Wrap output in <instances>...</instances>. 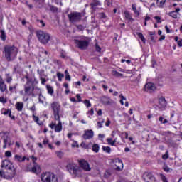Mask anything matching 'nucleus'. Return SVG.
Returning <instances> with one entry per match:
<instances>
[{"mask_svg":"<svg viewBox=\"0 0 182 182\" xmlns=\"http://www.w3.org/2000/svg\"><path fill=\"white\" fill-rule=\"evenodd\" d=\"M119 97H120V101H119V103L122 105V106H123L124 105V100H126V97L123 96V94H121L119 95Z\"/></svg>","mask_w":182,"mask_h":182,"instance_id":"nucleus-34","label":"nucleus"},{"mask_svg":"<svg viewBox=\"0 0 182 182\" xmlns=\"http://www.w3.org/2000/svg\"><path fill=\"white\" fill-rule=\"evenodd\" d=\"M40 182H58V176L52 172H43L40 176Z\"/></svg>","mask_w":182,"mask_h":182,"instance_id":"nucleus-4","label":"nucleus"},{"mask_svg":"<svg viewBox=\"0 0 182 182\" xmlns=\"http://www.w3.org/2000/svg\"><path fill=\"white\" fill-rule=\"evenodd\" d=\"M103 123H105V121L101 122H97V129H102L103 127Z\"/></svg>","mask_w":182,"mask_h":182,"instance_id":"nucleus-46","label":"nucleus"},{"mask_svg":"<svg viewBox=\"0 0 182 182\" xmlns=\"http://www.w3.org/2000/svg\"><path fill=\"white\" fill-rule=\"evenodd\" d=\"M159 122H161L162 124H166V123H168V121L167 119H164V117H159Z\"/></svg>","mask_w":182,"mask_h":182,"instance_id":"nucleus-41","label":"nucleus"},{"mask_svg":"<svg viewBox=\"0 0 182 182\" xmlns=\"http://www.w3.org/2000/svg\"><path fill=\"white\" fill-rule=\"evenodd\" d=\"M4 156L5 157H12V152H11V151H6L4 153Z\"/></svg>","mask_w":182,"mask_h":182,"instance_id":"nucleus-47","label":"nucleus"},{"mask_svg":"<svg viewBox=\"0 0 182 182\" xmlns=\"http://www.w3.org/2000/svg\"><path fill=\"white\" fill-rule=\"evenodd\" d=\"M159 178L163 181V182H168L167 180V178L163 174L160 173L159 175Z\"/></svg>","mask_w":182,"mask_h":182,"instance_id":"nucleus-36","label":"nucleus"},{"mask_svg":"<svg viewBox=\"0 0 182 182\" xmlns=\"http://www.w3.org/2000/svg\"><path fill=\"white\" fill-rule=\"evenodd\" d=\"M114 163L117 170H123V161L122 159L117 158L114 159Z\"/></svg>","mask_w":182,"mask_h":182,"instance_id":"nucleus-16","label":"nucleus"},{"mask_svg":"<svg viewBox=\"0 0 182 182\" xmlns=\"http://www.w3.org/2000/svg\"><path fill=\"white\" fill-rule=\"evenodd\" d=\"M25 78L27 80V82L24 86V90L26 95H32L33 92V85H38V80L35 77V75H33L32 77H30L29 75H26Z\"/></svg>","mask_w":182,"mask_h":182,"instance_id":"nucleus-2","label":"nucleus"},{"mask_svg":"<svg viewBox=\"0 0 182 182\" xmlns=\"http://www.w3.org/2000/svg\"><path fill=\"white\" fill-rule=\"evenodd\" d=\"M18 52V48L14 46H6L4 48L5 58L9 61L14 60L16 58Z\"/></svg>","mask_w":182,"mask_h":182,"instance_id":"nucleus-3","label":"nucleus"},{"mask_svg":"<svg viewBox=\"0 0 182 182\" xmlns=\"http://www.w3.org/2000/svg\"><path fill=\"white\" fill-rule=\"evenodd\" d=\"M0 136L4 140V145L3 146V149H5L6 146H11L12 144L9 132H0Z\"/></svg>","mask_w":182,"mask_h":182,"instance_id":"nucleus-9","label":"nucleus"},{"mask_svg":"<svg viewBox=\"0 0 182 182\" xmlns=\"http://www.w3.org/2000/svg\"><path fill=\"white\" fill-rule=\"evenodd\" d=\"M41 80V84L45 85V83H46V79L44 78L43 77H40Z\"/></svg>","mask_w":182,"mask_h":182,"instance_id":"nucleus-57","label":"nucleus"},{"mask_svg":"<svg viewBox=\"0 0 182 182\" xmlns=\"http://www.w3.org/2000/svg\"><path fill=\"white\" fill-rule=\"evenodd\" d=\"M177 44H178V46H179V48H181L182 47V40H179L177 42Z\"/></svg>","mask_w":182,"mask_h":182,"instance_id":"nucleus-62","label":"nucleus"},{"mask_svg":"<svg viewBox=\"0 0 182 182\" xmlns=\"http://www.w3.org/2000/svg\"><path fill=\"white\" fill-rule=\"evenodd\" d=\"M165 29L166 31V33H173V32H174V31L170 30L168 26H165Z\"/></svg>","mask_w":182,"mask_h":182,"instance_id":"nucleus-50","label":"nucleus"},{"mask_svg":"<svg viewBox=\"0 0 182 182\" xmlns=\"http://www.w3.org/2000/svg\"><path fill=\"white\" fill-rule=\"evenodd\" d=\"M87 114L88 117L90 119V117H92V116H93V114H95V111L93 110V108H92L90 110H89L87 112Z\"/></svg>","mask_w":182,"mask_h":182,"instance_id":"nucleus-38","label":"nucleus"},{"mask_svg":"<svg viewBox=\"0 0 182 182\" xmlns=\"http://www.w3.org/2000/svg\"><path fill=\"white\" fill-rule=\"evenodd\" d=\"M25 160H29V158L26 156H22V155H19V154H16L14 156L15 161H18V163H23Z\"/></svg>","mask_w":182,"mask_h":182,"instance_id":"nucleus-17","label":"nucleus"},{"mask_svg":"<svg viewBox=\"0 0 182 182\" xmlns=\"http://www.w3.org/2000/svg\"><path fill=\"white\" fill-rule=\"evenodd\" d=\"M159 102L161 105V106H166V99L164 97H159Z\"/></svg>","mask_w":182,"mask_h":182,"instance_id":"nucleus-25","label":"nucleus"},{"mask_svg":"<svg viewBox=\"0 0 182 182\" xmlns=\"http://www.w3.org/2000/svg\"><path fill=\"white\" fill-rule=\"evenodd\" d=\"M72 147H79V144H77V141H74L73 144H72Z\"/></svg>","mask_w":182,"mask_h":182,"instance_id":"nucleus-56","label":"nucleus"},{"mask_svg":"<svg viewBox=\"0 0 182 182\" xmlns=\"http://www.w3.org/2000/svg\"><path fill=\"white\" fill-rule=\"evenodd\" d=\"M102 150L105 151V153L108 154H110V152L112 151V149L110 148V146H103Z\"/></svg>","mask_w":182,"mask_h":182,"instance_id":"nucleus-35","label":"nucleus"},{"mask_svg":"<svg viewBox=\"0 0 182 182\" xmlns=\"http://www.w3.org/2000/svg\"><path fill=\"white\" fill-rule=\"evenodd\" d=\"M60 103L58 101H53L50 103V109L52 110L55 120H59L60 119Z\"/></svg>","mask_w":182,"mask_h":182,"instance_id":"nucleus-5","label":"nucleus"},{"mask_svg":"<svg viewBox=\"0 0 182 182\" xmlns=\"http://www.w3.org/2000/svg\"><path fill=\"white\" fill-rule=\"evenodd\" d=\"M170 16H171L172 18H174V19H177L178 14H177V12L172 11L170 13Z\"/></svg>","mask_w":182,"mask_h":182,"instance_id":"nucleus-42","label":"nucleus"},{"mask_svg":"<svg viewBox=\"0 0 182 182\" xmlns=\"http://www.w3.org/2000/svg\"><path fill=\"white\" fill-rule=\"evenodd\" d=\"M143 178L145 182H157V179L151 173L145 172L143 175Z\"/></svg>","mask_w":182,"mask_h":182,"instance_id":"nucleus-11","label":"nucleus"},{"mask_svg":"<svg viewBox=\"0 0 182 182\" xmlns=\"http://www.w3.org/2000/svg\"><path fill=\"white\" fill-rule=\"evenodd\" d=\"M97 116H102V114H103V112H102V109H98L97 111Z\"/></svg>","mask_w":182,"mask_h":182,"instance_id":"nucleus-61","label":"nucleus"},{"mask_svg":"<svg viewBox=\"0 0 182 182\" xmlns=\"http://www.w3.org/2000/svg\"><path fill=\"white\" fill-rule=\"evenodd\" d=\"M144 90L149 92H154L156 90V85L152 82H148L144 86Z\"/></svg>","mask_w":182,"mask_h":182,"instance_id":"nucleus-15","label":"nucleus"},{"mask_svg":"<svg viewBox=\"0 0 182 182\" xmlns=\"http://www.w3.org/2000/svg\"><path fill=\"white\" fill-rule=\"evenodd\" d=\"M1 38L2 41H5L6 38V36H5V31L1 30Z\"/></svg>","mask_w":182,"mask_h":182,"instance_id":"nucleus-49","label":"nucleus"},{"mask_svg":"<svg viewBox=\"0 0 182 182\" xmlns=\"http://www.w3.org/2000/svg\"><path fill=\"white\" fill-rule=\"evenodd\" d=\"M65 79L66 80H69V82H70V75L69 74H67L65 75Z\"/></svg>","mask_w":182,"mask_h":182,"instance_id":"nucleus-64","label":"nucleus"},{"mask_svg":"<svg viewBox=\"0 0 182 182\" xmlns=\"http://www.w3.org/2000/svg\"><path fill=\"white\" fill-rule=\"evenodd\" d=\"M120 137L122 140V141H124V137L125 139H128L129 137V134L127 132H123L121 135Z\"/></svg>","mask_w":182,"mask_h":182,"instance_id":"nucleus-33","label":"nucleus"},{"mask_svg":"<svg viewBox=\"0 0 182 182\" xmlns=\"http://www.w3.org/2000/svg\"><path fill=\"white\" fill-rule=\"evenodd\" d=\"M154 19H156L157 23H161V18L160 16H155Z\"/></svg>","mask_w":182,"mask_h":182,"instance_id":"nucleus-53","label":"nucleus"},{"mask_svg":"<svg viewBox=\"0 0 182 182\" xmlns=\"http://www.w3.org/2000/svg\"><path fill=\"white\" fill-rule=\"evenodd\" d=\"M83 103L85 105L86 107H92V104L89 100H85Z\"/></svg>","mask_w":182,"mask_h":182,"instance_id":"nucleus-39","label":"nucleus"},{"mask_svg":"<svg viewBox=\"0 0 182 182\" xmlns=\"http://www.w3.org/2000/svg\"><path fill=\"white\" fill-rule=\"evenodd\" d=\"M110 176H112V172H110L109 171H107L104 173L105 178H108V177H110Z\"/></svg>","mask_w":182,"mask_h":182,"instance_id":"nucleus-45","label":"nucleus"},{"mask_svg":"<svg viewBox=\"0 0 182 182\" xmlns=\"http://www.w3.org/2000/svg\"><path fill=\"white\" fill-rule=\"evenodd\" d=\"M6 102H8L6 97H4V96L0 97V103L5 105V103H6Z\"/></svg>","mask_w":182,"mask_h":182,"instance_id":"nucleus-37","label":"nucleus"},{"mask_svg":"<svg viewBox=\"0 0 182 182\" xmlns=\"http://www.w3.org/2000/svg\"><path fill=\"white\" fill-rule=\"evenodd\" d=\"M80 146L82 147V149H89V146L86 144V142H82Z\"/></svg>","mask_w":182,"mask_h":182,"instance_id":"nucleus-51","label":"nucleus"},{"mask_svg":"<svg viewBox=\"0 0 182 182\" xmlns=\"http://www.w3.org/2000/svg\"><path fill=\"white\" fill-rule=\"evenodd\" d=\"M105 5H106L107 6H112V5H113V3L112 2V0H105Z\"/></svg>","mask_w":182,"mask_h":182,"instance_id":"nucleus-44","label":"nucleus"},{"mask_svg":"<svg viewBox=\"0 0 182 182\" xmlns=\"http://www.w3.org/2000/svg\"><path fill=\"white\" fill-rule=\"evenodd\" d=\"M107 143L109 144V146H116V144H114V141H113V138H107Z\"/></svg>","mask_w":182,"mask_h":182,"instance_id":"nucleus-29","label":"nucleus"},{"mask_svg":"<svg viewBox=\"0 0 182 182\" xmlns=\"http://www.w3.org/2000/svg\"><path fill=\"white\" fill-rule=\"evenodd\" d=\"M89 42H90V39L87 37H80L76 40H75V43L77 45L79 49H87V46H89Z\"/></svg>","mask_w":182,"mask_h":182,"instance_id":"nucleus-6","label":"nucleus"},{"mask_svg":"<svg viewBox=\"0 0 182 182\" xmlns=\"http://www.w3.org/2000/svg\"><path fill=\"white\" fill-rule=\"evenodd\" d=\"M55 154L57 156V157H58L59 159H62L63 157V152L58 151H55Z\"/></svg>","mask_w":182,"mask_h":182,"instance_id":"nucleus-43","label":"nucleus"},{"mask_svg":"<svg viewBox=\"0 0 182 182\" xmlns=\"http://www.w3.org/2000/svg\"><path fill=\"white\" fill-rule=\"evenodd\" d=\"M165 39H166V36L161 35L159 38V41L161 42V41H164Z\"/></svg>","mask_w":182,"mask_h":182,"instance_id":"nucleus-63","label":"nucleus"},{"mask_svg":"<svg viewBox=\"0 0 182 182\" xmlns=\"http://www.w3.org/2000/svg\"><path fill=\"white\" fill-rule=\"evenodd\" d=\"M7 89H8V87H6V85L5 84V82H3V83L0 84V90H1V92H4Z\"/></svg>","mask_w":182,"mask_h":182,"instance_id":"nucleus-26","label":"nucleus"},{"mask_svg":"<svg viewBox=\"0 0 182 182\" xmlns=\"http://www.w3.org/2000/svg\"><path fill=\"white\" fill-rule=\"evenodd\" d=\"M45 97L40 95L39 97V102L40 103H42V105H45Z\"/></svg>","mask_w":182,"mask_h":182,"instance_id":"nucleus-48","label":"nucleus"},{"mask_svg":"<svg viewBox=\"0 0 182 182\" xmlns=\"http://www.w3.org/2000/svg\"><path fill=\"white\" fill-rule=\"evenodd\" d=\"M0 176L1 177H3V178H6V180H10V178H12V174L6 171L0 170Z\"/></svg>","mask_w":182,"mask_h":182,"instance_id":"nucleus-18","label":"nucleus"},{"mask_svg":"<svg viewBox=\"0 0 182 182\" xmlns=\"http://www.w3.org/2000/svg\"><path fill=\"white\" fill-rule=\"evenodd\" d=\"M57 77L58 78L59 82H62V79L65 77V75L60 73H57Z\"/></svg>","mask_w":182,"mask_h":182,"instance_id":"nucleus-40","label":"nucleus"},{"mask_svg":"<svg viewBox=\"0 0 182 182\" xmlns=\"http://www.w3.org/2000/svg\"><path fill=\"white\" fill-rule=\"evenodd\" d=\"M132 7L136 16H140V9H137V8L136 7V4H132Z\"/></svg>","mask_w":182,"mask_h":182,"instance_id":"nucleus-20","label":"nucleus"},{"mask_svg":"<svg viewBox=\"0 0 182 182\" xmlns=\"http://www.w3.org/2000/svg\"><path fill=\"white\" fill-rule=\"evenodd\" d=\"M76 97H77V102H82V98L80 97V94H77V95H76Z\"/></svg>","mask_w":182,"mask_h":182,"instance_id":"nucleus-59","label":"nucleus"},{"mask_svg":"<svg viewBox=\"0 0 182 182\" xmlns=\"http://www.w3.org/2000/svg\"><path fill=\"white\" fill-rule=\"evenodd\" d=\"M58 123L56 124V122H52L49 124V127L50 129H53L55 133H60L62 132V129H63V127L62 126V122H60V119H59Z\"/></svg>","mask_w":182,"mask_h":182,"instance_id":"nucleus-10","label":"nucleus"},{"mask_svg":"<svg viewBox=\"0 0 182 182\" xmlns=\"http://www.w3.org/2000/svg\"><path fill=\"white\" fill-rule=\"evenodd\" d=\"M37 38L41 43L44 44L48 43L50 41V35L43 31H37Z\"/></svg>","mask_w":182,"mask_h":182,"instance_id":"nucleus-7","label":"nucleus"},{"mask_svg":"<svg viewBox=\"0 0 182 182\" xmlns=\"http://www.w3.org/2000/svg\"><path fill=\"white\" fill-rule=\"evenodd\" d=\"M68 18L70 22H77L78 21H80L82 16L80 15V13L74 12L69 14Z\"/></svg>","mask_w":182,"mask_h":182,"instance_id":"nucleus-12","label":"nucleus"},{"mask_svg":"<svg viewBox=\"0 0 182 182\" xmlns=\"http://www.w3.org/2000/svg\"><path fill=\"white\" fill-rule=\"evenodd\" d=\"M163 170L166 172V173H171V171H173V169L171 168L170 167H168V166L167 165H164L163 166Z\"/></svg>","mask_w":182,"mask_h":182,"instance_id":"nucleus-27","label":"nucleus"},{"mask_svg":"<svg viewBox=\"0 0 182 182\" xmlns=\"http://www.w3.org/2000/svg\"><path fill=\"white\" fill-rule=\"evenodd\" d=\"M137 36L139 38V39H141V41L143 42V43H146V38H144V36H143V33H138Z\"/></svg>","mask_w":182,"mask_h":182,"instance_id":"nucleus-32","label":"nucleus"},{"mask_svg":"<svg viewBox=\"0 0 182 182\" xmlns=\"http://www.w3.org/2000/svg\"><path fill=\"white\" fill-rule=\"evenodd\" d=\"M31 160L33 161V166L31 168L28 169V171H31V173H35L36 174H39L41 173V166L36 163L38 159L33 156H31Z\"/></svg>","mask_w":182,"mask_h":182,"instance_id":"nucleus-8","label":"nucleus"},{"mask_svg":"<svg viewBox=\"0 0 182 182\" xmlns=\"http://www.w3.org/2000/svg\"><path fill=\"white\" fill-rule=\"evenodd\" d=\"M110 123H112V122H110V119H109V118H107V122L105 123V126L107 127H109V126H110Z\"/></svg>","mask_w":182,"mask_h":182,"instance_id":"nucleus-60","label":"nucleus"},{"mask_svg":"<svg viewBox=\"0 0 182 182\" xmlns=\"http://www.w3.org/2000/svg\"><path fill=\"white\" fill-rule=\"evenodd\" d=\"M95 49L97 52H101L102 50V48L97 44L95 45Z\"/></svg>","mask_w":182,"mask_h":182,"instance_id":"nucleus-58","label":"nucleus"},{"mask_svg":"<svg viewBox=\"0 0 182 182\" xmlns=\"http://www.w3.org/2000/svg\"><path fill=\"white\" fill-rule=\"evenodd\" d=\"M46 89L48 90V95H50V96H53V93H54L53 87H52V86L50 85H47Z\"/></svg>","mask_w":182,"mask_h":182,"instance_id":"nucleus-22","label":"nucleus"},{"mask_svg":"<svg viewBox=\"0 0 182 182\" xmlns=\"http://www.w3.org/2000/svg\"><path fill=\"white\" fill-rule=\"evenodd\" d=\"M166 4V0H156V5L159 6V8H163Z\"/></svg>","mask_w":182,"mask_h":182,"instance_id":"nucleus-23","label":"nucleus"},{"mask_svg":"<svg viewBox=\"0 0 182 182\" xmlns=\"http://www.w3.org/2000/svg\"><path fill=\"white\" fill-rule=\"evenodd\" d=\"M100 147L99 146V144H95L94 145H92V151H94L95 153H99V150H100Z\"/></svg>","mask_w":182,"mask_h":182,"instance_id":"nucleus-24","label":"nucleus"},{"mask_svg":"<svg viewBox=\"0 0 182 182\" xmlns=\"http://www.w3.org/2000/svg\"><path fill=\"white\" fill-rule=\"evenodd\" d=\"M124 15L126 19H128V21H132V16L130 15V13H129L128 11H125Z\"/></svg>","mask_w":182,"mask_h":182,"instance_id":"nucleus-30","label":"nucleus"},{"mask_svg":"<svg viewBox=\"0 0 182 182\" xmlns=\"http://www.w3.org/2000/svg\"><path fill=\"white\" fill-rule=\"evenodd\" d=\"M11 109H8L6 108H3L1 109V114H4V116H8L9 114H11Z\"/></svg>","mask_w":182,"mask_h":182,"instance_id":"nucleus-21","label":"nucleus"},{"mask_svg":"<svg viewBox=\"0 0 182 182\" xmlns=\"http://www.w3.org/2000/svg\"><path fill=\"white\" fill-rule=\"evenodd\" d=\"M38 74L39 75V77H45V70H43V69L41 70H37Z\"/></svg>","mask_w":182,"mask_h":182,"instance_id":"nucleus-31","label":"nucleus"},{"mask_svg":"<svg viewBox=\"0 0 182 182\" xmlns=\"http://www.w3.org/2000/svg\"><path fill=\"white\" fill-rule=\"evenodd\" d=\"M1 167L6 168V170H12L14 168V164L9 160H4L2 161Z\"/></svg>","mask_w":182,"mask_h":182,"instance_id":"nucleus-13","label":"nucleus"},{"mask_svg":"<svg viewBox=\"0 0 182 182\" xmlns=\"http://www.w3.org/2000/svg\"><path fill=\"white\" fill-rule=\"evenodd\" d=\"M6 82H7V83H11V82H12V76L11 75V74H6Z\"/></svg>","mask_w":182,"mask_h":182,"instance_id":"nucleus-28","label":"nucleus"},{"mask_svg":"<svg viewBox=\"0 0 182 182\" xmlns=\"http://www.w3.org/2000/svg\"><path fill=\"white\" fill-rule=\"evenodd\" d=\"M95 136V132L92 129H87L84 131V134L82 135L83 138L86 140H89L90 139H92Z\"/></svg>","mask_w":182,"mask_h":182,"instance_id":"nucleus-14","label":"nucleus"},{"mask_svg":"<svg viewBox=\"0 0 182 182\" xmlns=\"http://www.w3.org/2000/svg\"><path fill=\"white\" fill-rule=\"evenodd\" d=\"M33 120H34L36 123H38V124H39V117L35 116V114H33Z\"/></svg>","mask_w":182,"mask_h":182,"instance_id":"nucleus-52","label":"nucleus"},{"mask_svg":"<svg viewBox=\"0 0 182 182\" xmlns=\"http://www.w3.org/2000/svg\"><path fill=\"white\" fill-rule=\"evenodd\" d=\"M16 86H18V85H16L14 86H10L9 87V91L10 92H14V90H15L16 89Z\"/></svg>","mask_w":182,"mask_h":182,"instance_id":"nucleus-54","label":"nucleus"},{"mask_svg":"<svg viewBox=\"0 0 182 182\" xmlns=\"http://www.w3.org/2000/svg\"><path fill=\"white\" fill-rule=\"evenodd\" d=\"M168 152L166 151V153L164 155L162 156V159H163L164 160H167V158H168Z\"/></svg>","mask_w":182,"mask_h":182,"instance_id":"nucleus-55","label":"nucleus"},{"mask_svg":"<svg viewBox=\"0 0 182 182\" xmlns=\"http://www.w3.org/2000/svg\"><path fill=\"white\" fill-rule=\"evenodd\" d=\"M15 107L18 112H22V110H23V102H16L15 105Z\"/></svg>","mask_w":182,"mask_h":182,"instance_id":"nucleus-19","label":"nucleus"},{"mask_svg":"<svg viewBox=\"0 0 182 182\" xmlns=\"http://www.w3.org/2000/svg\"><path fill=\"white\" fill-rule=\"evenodd\" d=\"M78 163L80 166L73 162L69 163L66 168L70 176L80 178V177H83V170L84 171H90L92 168H90L89 162L85 159L79 160Z\"/></svg>","mask_w":182,"mask_h":182,"instance_id":"nucleus-1","label":"nucleus"}]
</instances>
